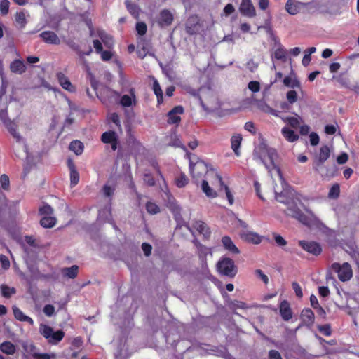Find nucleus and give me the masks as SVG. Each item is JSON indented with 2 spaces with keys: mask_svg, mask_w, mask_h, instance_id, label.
<instances>
[{
  "mask_svg": "<svg viewBox=\"0 0 359 359\" xmlns=\"http://www.w3.org/2000/svg\"><path fill=\"white\" fill-rule=\"evenodd\" d=\"M195 158L196 161H194V159H189V172L192 180L196 184H201V189L207 197H217V194L210 189L208 180H204L205 175L212 165L205 163L196 156H195Z\"/></svg>",
  "mask_w": 359,
  "mask_h": 359,
  "instance_id": "f257e3e1",
  "label": "nucleus"
},
{
  "mask_svg": "<svg viewBox=\"0 0 359 359\" xmlns=\"http://www.w3.org/2000/svg\"><path fill=\"white\" fill-rule=\"evenodd\" d=\"M277 156V152L274 149H269L264 144L258 146L253 151L254 159L260 160L270 173H271L272 170H275L280 180L285 183V179L280 168L274 163Z\"/></svg>",
  "mask_w": 359,
  "mask_h": 359,
  "instance_id": "f03ea898",
  "label": "nucleus"
},
{
  "mask_svg": "<svg viewBox=\"0 0 359 359\" xmlns=\"http://www.w3.org/2000/svg\"><path fill=\"white\" fill-rule=\"evenodd\" d=\"M226 222L231 223L233 228H241V237L253 244H259L262 241L261 237L256 233L248 231L247 230L248 224L235 216L234 213L231 210H226Z\"/></svg>",
  "mask_w": 359,
  "mask_h": 359,
  "instance_id": "7ed1b4c3",
  "label": "nucleus"
},
{
  "mask_svg": "<svg viewBox=\"0 0 359 359\" xmlns=\"http://www.w3.org/2000/svg\"><path fill=\"white\" fill-rule=\"evenodd\" d=\"M306 212H308L311 217L306 215L294 203H288L287 210H285L286 214L296 219H297L302 224L306 226H310L312 223V218L314 217L313 212L305 208Z\"/></svg>",
  "mask_w": 359,
  "mask_h": 359,
  "instance_id": "20e7f679",
  "label": "nucleus"
},
{
  "mask_svg": "<svg viewBox=\"0 0 359 359\" xmlns=\"http://www.w3.org/2000/svg\"><path fill=\"white\" fill-rule=\"evenodd\" d=\"M204 180H208L210 189L217 194V190H221L224 186L222 177L212 165L207 172Z\"/></svg>",
  "mask_w": 359,
  "mask_h": 359,
  "instance_id": "39448f33",
  "label": "nucleus"
},
{
  "mask_svg": "<svg viewBox=\"0 0 359 359\" xmlns=\"http://www.w3.org/2000/svg\"><path fill=\"white\" fill-rule=\"evenodd\" d=\"M331 269L337 273L338 278L341 282L348 281L353 277V270L348 262H344L342 264L334 262L332 264Z\"/></svg>",
  "mask_w": 359,
  "mask_h": 359,
  "instance_id": "423d86ee",
  "label": "nucleus"
},
{
  "mask_svg": "<svg viewBox=\"0 0 359 359\" xmlns=\"http://www.w3.org/2000/svg\"><path fill=\"white\" fill-rule=\"evenodd\" d=\"M40 329L41 334L52 344H57L65 337V332L62 330L54 332L53 329L48 325H44Z\"/></svg>",
  "mask_w": 359,
  "mask_h": 359,
  "instance_id": "0eeeda50",
  "label": "nucleus"
},
{
  "mask_svg": "<svg viewBox=\"0 0 359 359\" xmlns=\"http://www.w3.org/2000/svg\"><path fill=\"white\" fill-rule=\"evenodd\" d=\"M313 170L319 174L323 178H332L334 177L336 174L337 169L334 165L328 166L325 163H313Z\"/></svg>",
  "mask_w": 359,
  "mask_h": 359,
  "instance_id": "6e6552de",
  "label": "nucleus"
},
{
  "mask_svg": "<svg viewBox=\"0 0 359 359\" xmlns=\"http://www.w3.org/2000/svg\"><path fill=\"white\" fill-rule=\"evenodd\" d=\"M101 141L104 144L111 145V149L116 151L118 144V136L114 130H108L102 133L100 137Z\"/></svg>",
  "mask_w": 359,
  "mask_h": 359,
  "instance_id": "1a4fd4ad",
  "label": "nucleus"
},
{
  "mask_svg": "<svg viewBox=\"0 0 359 359\" xmlns=\"http://www.w3.org/2000/svg\"><path fill=\"white\" fill-rule=\"evenodd\" d=\"M199 18L197 15H192L189 17L185 24V29L187 34L194 35L200 29Z\"/></svg>",
  "mask_w": 359,
  "mask_h": 359,
  "instance_id": "9d476101",
  "label": "nucleus"
},
{
  "mask_svg": "<svg viewBox=\"0 0 359 359\" xmlns=\"http://www.w3.org/2000/svg\"><path fill=\"white\" fill-rule=\"evenodd\" d=\"M299 245L306 251L314 255H318L322 251L320 245L314 241H299Z\"/></svg>",
  "mask_w": 359,
  "mask_h": 359,
  "instance_id": "9b49d317",
  "label": "nucleus"
},
{
  "mask_svg": "<svg viewBox=\"0 0 359 359\" xmlns=\"http://www.w3.org/2000/svg\"><path fill=\"white\" fill-rule=\"evenodd\" d=\"M184 113L182 106H176L168 113V123L179 125L181 121L180 115Z\"/></svg>",
  "mask_w": 359,
  "mask_h": 359,
  "instance_id": "f8f14e48",
  "label": "nucleus"
},
{
  "mask_svg": "<svg viewBox=\"0 0 359 359\" xmlns=\"http://www.w3.org/2000/svg\"><path fill=\"white\" fill-rule=\"evenodd\" d=\"M43 42L51 45H60L61 40L57 34L53 31H43L39 34Z\"/></svg>",
  "mask_w": 359,
  "mask_h": 359,
  "instance_id": "ddd939ff",
  "label": "nucleus"
},
{
  "mask_svg": "<svg viewBox=\"0 0 359 359\" xmlns=\"http://www.w3.org/2000/svg\"><path fill=\"white\" fill-rule=\"evenodd\" d=\"M173 19L171 12L168 9H163L160 12L158 23L161 27L169 26L172 24Z\"/></svg>",
  "mask_w": 359,
  "mask_h": 359,
  "instance_id": "4468645a",
  "label": "nucleus"
},
{
  "mask_svg": "<svg viewBox=\"0 0 359 359\" xmlns=\"http://www.w3.org/2000/svg\"><path fill=\"white\" fill-rule=\"evenodd\" d=\"M240 11L242 14L250 18L256 15L255 8L251 0H243L240 6Z\"/></svg>",
  "mask_w": 359,
  "mask_h": 359,
  "instance_id": "2eb2a0df",
  "label": "nucleus"
},
{
  "mask_svg": "<svg viewBox=\"0 0 359 359\" xmlns=\"http://www.w3.org/2000/svg\"><path fill=\"white\" fill-rule=\"evenodd\" d=\"M56 76L62 88L70 93L75 92V87L72 84L71 81L65 74L62 72H58L57 73Z\"/></svg>",
  "mask_w": 359,
  "mask_h": 359,
  "instance_id": "dca6fc26",
  "label": "nucleus"
},
{
  "mask_svg": "<svg viewBox=\"0 0 359 359\" xmlns=\"http://www.w3.org/2000/svg\"><path fill=\"white\" fill-rule=\"evenodd\" d=\"M279 309L280 315L284 320L288 321L292 318V311L287 301H282L280 304Z\"/></svg>",
  "mask_w": 359,
  "mask_h": 359,
  "instance_id": "f3484780",
  "label": "nucleus"
},
{
  "mask_svg": "<svg viewBox=\"0 0 359 359\" xmlns=\"http://www.w3.org/2000/svg\"><path fill=\"white\" fill-rule=\"evenodd\" d=\"M330 156V149L327 145L320 148L319 153L316 154L313 163H325Z\"/></svg>",
  "mask_w": 359,
  "mask_h": 359,
  "instance_id": "a211bd4d",
  "label": "nucleus"
},
{
  "mask_svg": "<svg viewBox=\"0 0 359 359\" xmlns=\"http://www.w3.org/2000/svg\"><path fill=\"white\" fill-rule=\"evenodd\" d=\"M226 304L228 308L235 314H237L236 312V309H246L248 308V306L244 302L238 300H231L227 294H226Z\"/></svg>",
  "mask_w": 359,
  "mask_h": 359,
  "instance_id": "6ab92c4d",
  "label": "nucleus"
},
{
  "mask_svg": "<svg viewBox=\"0 0 359 359\" xmlns=\"http://www.w3.org/2000/svg\"><path fill=\"white\" fill-rule=\"evenodd\" d=\"M10 70L12 73L17 74H22L27 70V67L23 60L15 59L10 64Z\"/></svg>",
  "mask_w": 359,
  "mask_h": 359,
  "instance_id": "aec40b11",
  "label": "nucleus"
},
{
  "mask_svg": "<svg viewBox=\"0 0 359 359\" xmlns=\"http://www.w3.org/2000/svg\"><path fill=\"white\" fill-rule=\"evenodd\" d=\"M301 319L307 326H312L314 323L315 316L311 309H304L301 313Z\"/></svg>",
  "mask_w": 359,
  "mask_h": 359,
  "instance_id": "412c9836",
  "label": "nucleus"
},
{
  "mask_svg": "<svg viewBox=\"0 0 359 359\" xmlns=\"http://www.w3.org/2000/svg\"><path fill=\"white\" fill-rule=\"evenodd\" d=\"M195 229L200 234H202L205 239L210 236V231L206 224L201 220L195 221L193 224Z\"/></svg>",
  "mask_w": 359,
  "mask_h": 359,
  "instance_id": "4be33fe9",
  "label": "nucleus"
},
{
  "mask_svg": "<svg viewBox=\"0 0 359 359\" xmlns=\"http://www.w3.org/2000/svg\"><path fill=\"white\" fill-rule=\"evenodd\" d=\"M238 273V266L234 261L226 257V277L234 278Z\"/></svg>",
  "mask_w": 359,
  "mask_h": 359,
  "instance_id": "5701e85b",
  "label": "nucleus"
},
{
  "mask_svg": "<svg viewBox=\"0 0 359 359\" xmlns=\"http://www.w3.org/2000/svg\"><path fill=\"white\" fill-rule=\"evenodd\" d=\"M242 140L243 137L240 134L234 135L231 138V147L238 157L241 156L240 147Z\"/></svg>",
  "mask_w": 359,
  "mask_h": 359,
  "instance_id": "b1692460",
  "label": "nucleus"
},
{
  "mask_svg": "<svg viewBox=\"0 0 359 359\" xmlns=\"http://www.w3.org/2000/svg\"><path fill=\"white\" fill-rule=\"evenodd\" d=\"M13 312L15 318L22 322H27L29 323L30 325L34 324V320L32 318L25 315L23 312L18 308L16 306H13Z\"/></svg>",
  "mask_w": 359,
  "mask_h": 359,
  "instance_id": "393cba45",
  "label": "nucleus"
},
{
  "mask_svg": "<svg viewBox=\"0 0 359 359\" xmlns=\"http://www.w3.org/2000/svg\"><path fill=\"white\" fill-rule=\"evenodd\" d=\"M281 133L285 139L290 142H294L299 139V135L288 127H283L281 129Z\"/></svg>",
  "mask_w": 359,
  "mask_h": 359,
  "instance_id": "a878e982",
  "label": "nucleus"
},
{
  "mask_svg": "<svg viewBox=\"0 0 359 359\" xmlns=\"http://www.w3.org/2000/svg\"><path fill=\"white\" fill-rule=\"evenodd\" d=\"M62 274L64 277L74 279L79 273V267L77 265H73L71 267H65L62 269Z\"/></svg>",
  "mask_w": 359,
  "mask_h": 359,
  "instance_id": "bb28decb",
  "label": "nucleus"
},
{
  "mask_svg": "<svg viewBox=\"0 0 359 359\" xmlns=\"http://www.w3.org/2000/svg\"><path fill=\"white\" fill-rule=\"evenodd\" d=\"M125 4L128 11L131 14V15L134 18L138 19L140 12L139 6L137 4L133 3L130 0H126Z\"/></svg>",
  "mask_w": 359,
  "mask_h": 359,
  "instance_id": "cd10ccee",
  "label": "nucleus"
},
{
  "mask_svg": "<svg viewBox=\"0 0 359 359\" xmlns=\"http://www.w3.org/2000/svg\"><path fill=\"white\" fill-rule=\"evenodd\" d=\"M6 126L11 135L15 139L16 142H20L22 140V137L17 132V126L15 122L9 121L6 123Z\"/></svg>",
  "mask_w": 359,
  "mask_h": 359,
  "instance_id": "c85d7f7f",
  "label": "nucleus"
},
{
  "mask_svg": "<svg viewBox=\"0 0 359 359\" xmlns=\"http://www.w3.org/2000/svg\"><path fill=\"white\" fill-rule=\"evenodd\" d=\"M285 9L290 15H296L299 12V3L292 0H287L285 4Z\"/></svg>",
  "mask_w": 359,
  "mask_h": 359,
  "instance_id": "c756f323",
  "label": "nucleus"
},
{
  "mask_svg": "<svg viewBox=\"0 0 359 359\" xmlns=\"http://www.w3.org/2000/svg\"><path fill=\"white\" fill-rule=\"evenodd\" d=\"M57 219L53 216H42L40 220V224L43 228H52L56 224Z\"/></svg>",
  "mask_w": 359,
  "mask_h": 359,
  "instance_id": "7c9ffc66",
  "label": "nucleus"
},
{
  "mask_svg": "<svg viewBox=\"0 0 359 359\" xmlns=\"http://www.w3.org/2000/svg\"><path fill=\"white\" fill-rule=\"evenodd\" d=\"M0 350L4 353L13 355L16 351L15 346L11 341H4L0 344Z\"/></svg>",
  "mask_w": 359,
  "mask_h": 359,
  "instance_id": "2f4dec72",
  "label": "nucleus"
},
{
  "mask_svg": "<svg viewBox=\"0 0 359 359\" xmlns=\"http://www.w3.org/2000/svg\"><path fill=\"white\" fill-rule=\"evenodd\" d=\"M153 91L157 97L158 104H162L163 101V91L156 79H155L153 83Z\"/></svg>",
  "mask_w": 359,
  "mask_h": 359,
  "instance_id": "473e14b6",
  "label": "nucleus"
},
{
  "mask_svg": "<svg viewBox=\"0 0 359 359\" xmlns=\"http://www.w3.org/2000/svg\"><path fill=\"white\" fill-rule=\"evenodd\" d=\"M67 45L76 52V53L80 56V57H83L84 55H90L92 52V48L90 47L89 50L86 53H83L80 50L79 46L76 44L72 40H69L67 41Z\"/></svg>",
  "mask_w": 359,
  "mask_h": 359,
  "instance_id": "72a5a7b5",
  "label": "nucleus"
},
{
  "mask_svg": "<svg viewBox=\"0 0 359 359\" xmlns=\"http://www.w3.org/2000/svg\"><path fill=\"white\" fill-rule=\"evenodd\" d=\"M69 149L76 155H80L83 151V144L79 140H74L69 144Z\"/></svg>",
  "mask_w": 359,
  "mask_h": 359,
  "instance_id": "f704fd0d",
  "label": "nucleus"
},
{
  "mask_svg": "<svg viewBox=\"0 0 359 359\" xmlns=\"http://www.w3.org/2000/svg\"><path fill=\"white\" fill-rule=\"evenodd\" d=\"M226 250L231 255H238L240 253L239 249L235 245L229 236H226Z\"/></svg>",
  "mask_w": 359,
  "mask_h": 359,
  "instance_id": "c9c22d12",
  "label": "nucleus"
},
{
  "mask_svg": "<svg viewBox=\"0 0 359 359\" xmlns=\"http://www.w3.org/2000/svg\"><path fill=\"white\" fill-rule=\"evenodd\" d=\"M280 181H281V183H282V185L283 187V191H282L280 193L275 191V195H276L275 198H276V200L280 203L288 204L289 202H288L287 198L286 197V191L284 187L285 186H287V184L285 181V183L283 182L282 180H280Z\"/></svg>",
  "mask_w": 359,
  "mask_h": 359,
  "instance_id": "e433bc0d",
  "label": "nucleus"
},
{
  "mask_svg": "<svg viewBox=\"0 0 359 359\" xmlns=\"http://www.w3.org/2000/svg\"><path fill=\"white\" fill-rule=\"evenodd\" d=\"M175 181L177 187L182 188L189 183V180L184 172H181L176 176Z\"/></svg>",
  "mask_w": 359,
  "mask_h": 359,
  "instance_id": "4c0bfd02",
  "label": "nucleus"
},
{
  "mask_svg": "<svg viewBox=\"0 0 359 359\" xmlns=\"http://www.w3.org/2000/svg\"><path fill=\"white\" fill-rule=\"evenodd\" d=\"M15 22L19 25L20 28H24L27 23L25 13L24 11H18L15 16Z\"/></svg>",
  "mask_w": 359,
  "mask_h": 359,
  "instance_id": "58836bf2",
  "label": "nucleus"
},
{
  "mask_svg": "<svg viewBox=\"0 0 359 359\" xmlns=\"http://www.w3.org/2000/svg\"><path fill=\"white\" fill-rule=\"evenodd\" d=\"M340 194V186L338 183L334 184L330 189L327 197L330 199H337Z\"/></svg>",
  "mask_w": 359,
  "mask_h": 359,
  "instance_id": "ea45409f",
  "label": "nucleus"
},
{
  "mask_svg": "<svg viewBox=\"0 0 359 359\" xmlns=\"http://www.w3.org/2000/svg\"><path fill=\"white\" fill-rule=\"evenodd\" d=\"M283 83L285 86H286L287 87L292 88L300 87L299 81L297 79H295V78L293 79L289 76H285L284 78Z\"/></svg>",
  "mask_w": 359,
  "mask_h": 359,
  "instance_id": "a19ab883",
  "label": "nucleus"
},
{
  "mask_svg": "<svg viewBox=\"0 0 359 359\" xmlns=\"http://www.w3.org/2000/svg\"><path fill=\"white\" fill-rule=\"evenodd\" d=\"M0 289L2 296L5 298H10L12 294L16 292V290L14 287H10L6 285H1Z\"/></svg>",
  "mask_w": 359,
  "mask_h": 359,
  "instance_id": "79ce46f5",
  "label": "nucleus"
},
{
  "mask_svg": "<svg viewBox=\"0 0 359 359\" xmlns=\"http://www.w3.org/2000/svg\"><path fill=\"white\" fill-rule=\"evenodd\" d=\"M300 117H283L282 120L285 122L288 123L291 127L294 128H297L299 126L300 121H299Z\"/></svg>",
  "mask_w": 359,
  "mask_h": 359,
  "instance_id": "37998d69",
  "label": "nucleus"
},
{
  "mask_svg": "<svg viewBox=\"0 0 359 359\" xmlns=\"http://www.w3.org/2000/svg\"><path fill=\"white\" fill-rule=\"evenodd\" d=\"M193 243L197 248L200 257L205 256L208 254V249L205 246L203 245L198 239L194 238L193 240Z\"/></svg>",
  "mask_w": 359,
  "mask_h": 359,
  "instance_id": "c03bdc74",
  "label": "nucleus"
},
{
  "mask_svg": "<svg viewBox=\"0 0 359 359\" xmlns=\"http://www.w3.org/2000/svg\"><path fill=\"white\" fill-rule=\"evenodd\" d=\"M39 215L42 216H52L53 214V209L48 204L43 205L39 210Z\"/></svg>",
  "mask_w": 359,
  "mask_h": 359,
  "instance_id": "a18cd8bd",
  "label": "nucleus"
},
{
  "mask_svg": "<svg viewBox=\"0 0 359 359\" xmlns=\"http://www.w3.org/2000/svg\"><path fill=\"white\" fill-rule=\"evenodd\" d=\"M146 210L149 214H157L160 212L159 207L153 202H147L146 203Z\"/></svg>",
  "mask_w": 359,
  "mask_h": 359,
  "instance_id": "49530a36",
  "label": "nucleus"
},
{
  "mask_svg": "<svg viewBox=\"0 0 359 359\" xmlns=\"http://www.w3.org/2000/svg\"><path fill=\"white\" fill-rule=\"evenodd\" d=\"M287 55V51L283 47L277 48L274 52V57L277 60H285Z\"/></svg>",
  "mask_w": 359,
  "mask_h": 359,
  "instance_id": "de8ad7c7",
  "label": "nucleus"
},
{
  "mask_svg": "<svg viewBox=\"0 0 359 359\" xmlns=\"http://www.w3.org/2000/svg\"><path fill=\"white\" fill-rule=\"evenodd\" d=\"M0 183L4 190L8 191L10 187V180L7 175L3 174L0 177Z\"/></svg>",
  "mask_w": 359,
  "mask_h": 359,
  "instance_id": "09e8293b",
  "label": "nucleus"
},
{
  "mask_svg": "<svg viewBox=\"0 0 359 359\" xmlns=\"http://www.w3.org/2000/svg\"><path fill=\"white\" fill-rule=\"evenodd\" d=\"M273 238L276 243L277 245L279 247H284L287 245V241L282 237L280 234H278L276 233H272Z\"/></svg>",
  "mask_w": 359,
  "mask_h": 359,
  "instance_id": "8fccbe9b",
  "label": "nucleus"
},
{
  "mask_svg": "<svg viewBox=\"0 0 359 359\" xmlns=\"http://www.w3.org/2000/svg\"><path fill=\"white\" fill-rule=\"evenodd\" d=\"M136 31L139 35H144L147 31V27L146 23L144 22H138L136 24Z\"/></svg>",
  "mask_w": 359,
  "mask_h": 359,
  "instance_id": "3c124183",
  "label": "nucleus"
},
{
  "mask_svg": "<svg viewBox=\"0 0 359 359\" xmlns=\"http://www.w3.org/2000/svg\"><path fill=\"white\" fill-rule=\"evenodd\" d=\"M79 182V173L76 170L70 172V183L71 186H76Z\"/></svg>",
  "mask_w": 359,
  "mask_h": 359,
  "instance_id": "603ef678",
  "label": "nucleus"
},
{
  "mask_svg": "<svg viewBox=\"0 0 359 359\" xmlns=\"http://www.w3.org/2000/svg\"><path fill=\"white\" fill-rule=\"evenodd\" d=\"M318 330L325 336H330L332 334L331 326L329 324L318 326Z\"/></svg>",
  "mask_w": 359,
  "mask_h": 359,
  "instance_id": "864d4df0",
  "label": "nucleus"
},
{
  "mask_svg": "<svg viewBox=\"0 0 359 359\" xmlns=\"http://www.w3.org/2000/svg\"><path fill=\"white\" fill-rule=\"evenodd\" d=\"M287 100L290 104H292L297 100V93L295 90H289L286 94Z\"/></svg>",
  "mask_w": 359,
  "mask_h": 359,
  "instance_id": "5fc2aeb1",
  "label": "nucleus"
},
{
  "mask_svg": "<svg viewBox=\"0 0 359 359\" xmlns=\"http://www.w3.org/2000/svg\"><path fill=\"white\" fill-rule=\"evenodd\" d=\"M0 263L3 269L7 270L10 268V261L7 256L0 255Z\"/></svg>",
  "mask_w": 359,
  "mask_h": 359,
  "instance_id": "6e6d98bb",
  "label": "nucleus"
},
{
  "mask_svg": "<svg viewBox=\"0 0 359 359\" xmlns=\"http://www.w3.org/2000/svg\"><path fill=\"white\" fill-rule=\"evenodd\" d=\"M248 88L252 93H257L260 90V84L256 81H250L248 84Z\"/></svg>",
  "mask_w": 359,
  "mask_h": 359,
  "instance_id": "4d7b16f0",
  "label": "nucleus"
},
{
  "mask_svg": "<svg viewBox=\"0 0 359 359\" xmlns=\"http://www.w3.org/2000/svg\"><path fill=\"white\" fill-rule=\"evenodd\" d=\"M9 1L8 0H2L0 3V11L2 15H6L9 11Z\"/></svg>",
  "mask_w": 359,
  "mask_h": 359,
  "instance_id": "13d9d810",
  "label": "nucleus"
},
{
  "mask_svg": "<svg viewBox=\"0 0 359 359\" xmlns=\"http://www.w3.org/2000/svg\"><path fill=\"white\" fill-rule=\"evenodd\" d=\"M120 103L123 107H130L132 105L131 97L128 95H124L121 97Z\"/></svg>",
  "mask_w": 359,
  "mask_h": 359,
  "instance_id": "bf43d9fd",
  "label": "nucleus"
},
{
  "mask_svg": "<svg viewBox=\"0 0 359 359\" xmlns=\"http://www.w3.org/2000/svg\"><path fill=\"white\" fill-rule=\"evenodd\" d=\"M143 180L148 186L153 187L156 184V181L151 174H144Z\"/></svg>",
  "mask_w": 359,
  "mask_h": 359,
  "instance_id": "052dcab7",
  "label": "nucleus"
},
{
  "mask_svg": "<svg viewBox=\"0 0 359 359\" xmlns=\"http://www.w3.org/2000/svg\"><path fill=\"white\" fill-rule=\"evenodd\" d=\"M208 351L209 354L224 358V352L222 350H220L216 347H214V348H211L210 349H208Z\"/></svg>",
  "mask_w": 359,
  "mask_h": 359,
  "instance_id": "680f3d73",
  "label": "nucleus"
},
{
  "mask_svg": "<svg viewBox=\"0 0 359 359\" xmlns=\"http://www.w3.org/2000/svg\"><path fill=\"white\" fill-rule=\"evenodd\" d=\"M109 120L114 123L118 128H121V121L118 114L112 113L110 115Z\"/></svg>",
  "mask_w": 359,
  "mask_h": 359,
  "instance_id": "e2e57ef3",
  "label": "nucleus"
},
{
  "mask_svg": "<svg viewBox=\"0 0 359 359\" xmlns=\"http://www.w3.org/2000/svg\"><path fill=\"white\" fill-rule=\"evenodd\" d=\"M310 143L312 146H316L319 143V136L317 133L313 132L309 135Z\"/></svg>",
  "mask_w": 359,
  "mask_h": 359,
  "instance_id": "0e129e2a",
  "label": "nucleus"
},
{
  "mask_svg": "<svg viewBox=\"0 0 359 359\" xmlns=\"http://www.w3.org/2000/svg\"><path fill=\"white\" fill-rule=\"evenodd\" d=\"M255 275L259 278L265 284H267L269 282V278L266 275H265L261 269H256L255 271Z\"/></svg>",
  "mask_w": 359,
  "mask_h": 359,
  "instance_id": "69168bd1",
  "label": "nucleus"
},
{
  "mask_svg": "<svg viewBox=\"0 0 359 359\" xmlns=\"http://www.w3.org/2000/svg\"><path fill=\"white\" fill-rule=\"evenodd\" d=\"M43 312L47 316H52L55 313V307L51 304H46L43 308Z\"/></svg>",
  "mask_w": 359,
  "mask_h": 359,
  "instance_id": "338daca9",
  "label": "nucleus"
},
{
  "mask_svg": "<svg viewBox=\"0 0 359 359\" xmlns=\"http://www.w3.org/2000/svg\"><path fill=\"white\" fill-rule=\"evenodd\" d=\"M269 359H282V356L278 351L271 350L269 352Z\"/></svg>",
  "mask_w": 359,
  "mask_h": 359,
  "instance_id": "774afa93",
  "label": "nucleus"
}]
</instances>
